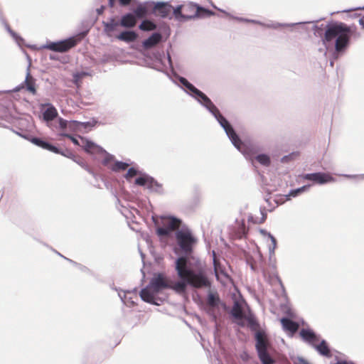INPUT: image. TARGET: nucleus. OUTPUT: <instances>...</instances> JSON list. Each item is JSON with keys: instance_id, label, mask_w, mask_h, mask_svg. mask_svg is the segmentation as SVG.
<instances>
[{"instance_id": "37998d69", "label": "nucleus", "mask_w": 364, "mask_h": 364, "mask_svg": "<svg viewBox=\"0 0 364 364\" xmlns=\"http://www.w3.org/2000/svg\"><path fill=\"white\" fill-rule=\"evenodd\" d=\"M156 1H146L144 2H141V4L145 9V14L146 16L154 15V11H152V8L154 5H155Z\"/></svg>"}, {"instance_id": "ddd939ff", "label": "nucleus", "mask_w": 364, "mask_h": 364, "mask_svg": "<svg viewBox=\"0 0 364 364\" xmlns=\"http://www.w3.org/2000/svg\"><path fill=\"white\" fill-rule=\"evenodd\" d=\"M77 43L78 41L75 36H70L68 38L55 41L47 40L45 44H43L39 47V49H48L56 53H63L74 48Z\"/></svg>"}, {"instance_id": "423d86ee", "label": "nucleus", "mask_w": 364, "mask_h": 364, "mask_svg": "<svg viewBox=\"0 0 364 364\" xmlns=\"http://www.w3.org/2000/svg\"><path fill=\"white\" fill-rule=\"evenodd\" d=\"M151 221L155 228V233L159 239L171 235L176 228V222H181L178 217L172 215H152Z\"/></svg>"}, {"instance_id": "c9c22d12", "label": "nucleus", "mask_w": 364, "mask_h": 364, "mask_svg": "<svg viewBox=\"0 0 364 364\" xmlns=\"http://www.w3.org/2000/svg\"><path fill=\"white\" fill-rule=\"evenodd\" d=\"M144 173V172L140 171L139 170V167H138V166H137V165H136V164H134V166H132L131 167H129V168L127 169V172L124 174V176H124V178L127 181L130 182V181H131V178H132L134 176H135V175H136V174H138V173H139V174H141V175L142 176V173Z\"/></svg>"}, {"instance_id": "20e7f679", "label": "nucleus", "mask_w": 364, "mask_h": 364, "mask_svg": "<svg viewBox=\"0 0 364 364\" xmlns=\"http://www.w3.org/2000/svg\"><path fill=\"white\" fill-rule=\"evenodd\" d=\"M174 236L181 252L180 254L178 252L176 247L173 248V252L176 255V257H181L184 255L183 258V262L186 259L187 254L193 251V247L198 242V239L194 236L192 230L186 225L176 230Z\"/></svg>"}, {"instance_id": "72a5a7b5", "label": "nucleus", "mask_w": 364, "mask_h": 364, "mask_svg": "<svg viewBox=\"0 0 364 364\" xmlns=\"http://www.w3.org/2000/svg\"><path fill=\"white\" fill-rule=\"evenodd\" d=\"M161 35L158 32H155L149 36L147 38L144 39L142 45L145 48H149L156 44L161 39Z\"/></svg>"}, {"instance_id": "bf43d9fd", "label": "nucleus", "mask_w": 364, "mask_h": 364, "mask_svg": "<svg viewBox=\"0 0 364 364\" xmlns=\"http://www.w3.org/2000/svg\"><path fill=\"white\" fill-rule=\"evenodd\" d=\"M247 221L249 223L252 224H259V218L257 216L253 215L252 213H250L247 217Z\"/></svg>"}, {"instance_id": "2eb2a0df", "label": "nucleus", "mask_w": 364, "mask_h": 364, "mask_svg": "<svg viewBox=\"0 0 364 364\" xmlns=\"http://www.w3.org/2000/svg\"><path fill=\"white\" fill-rule=\"evenodd\" d=\"M134 186H139L148 189L150 192L156 193L158 194H164L163 186L157 180L144 172L142 176L137 177L134 182Z\"/></svg>"}, {"instance_id": "6ab92c4d", "label": "nucleus", "mask_w": 364, "mask_h": 364, "mask_svg": "<svg viewBox=\"0 0 364 364\" xmlns=\"http://www.w3.org/2000/svg\"><path fill=\"white\" fill-rule=\"evenodd\" d=\"M26 58L28 61V65L27 67L26 70V79L20 85L16 86L14 88H13L12 92H18L20 90L23 88V85H25L26 90L28 92L31 93L32 95H35L37 94V87L36 84V80L31 77V72H30V65L31 63V58L30 55L26 53Z\"/></svg>"}, {"instance_id": "a878e982", "label": "nucleus", "mask_w": 364, "mask_h": 364, "mask_svg": "<svg viewBox=\"0 0 364 364\" xmlns=\"http://www.w3.org/2000/svg\"><path fill=\"white\" fill-rule=\"evenodd\" d=\"M195 100L203 107H205L209 113L212 114L218 107L213 104L210 98L203 92L200 90Z\"/></svg>"}, {"instance_id": "4468645a", "label": "nucleus", "mask_w": 364, "mask_h": 364, "mask_svg": "<svg viewBox=\"0 0 364 364\" xmlns=\"http://www.w3.org/2000/svg\"><path fill=\"white\" fill-rule=\"evenodd\" d=\"M299 178L303 181H309L312 186L319 185L323 186L336 181V178L333 177L330 173L324 171H316L313 173H303L299 175Z\"/></svg>"}, {"instance_id": "5701e85b", "label": "nucleus", "mask_w": 364, "mask_h": 364, "mask_svg": "<svg viewBox=\"0 0 364 364\" xmlns=\"http://www.w3.org/2000/svg\"><path fill=\"white\" fill-rule=\"evenodd\" d=\"M103 31L107 35L119 30L121 25V20L119 17L112 16L107 21H102Z\"/></svg>"}, {"instance_id": "09e8293b", "label": "nucleus", "mask_w": 364, "mask_h": 364, "mask_svg": "<svg viewBox=\"0 0 364 364\" xmlns=\"http://www.w3.org/2000/svg\"><path fill=\"white\" fill-rule=\"evenodd\" d=\"M60 155L71 160H73V159H76V154L73 153L72 150L67 148H61Z\"/></svg>"}, {"instance_id": "f3484780", "label": "nucleus", "mask_w": 364, "mask_h": 364, "mask_svg": "<svg viewBox=\"0 0 364 364\" xmlns=\"http://www.w3.org/2000/svg\"><path fill=\"white\" fill-rule=\"evenodd\" d=\"M159 294L157 290L152 288L149 284L141 288L139 291V296L143 301L154 306L161 305L165 300L159 297Z\"/></svg>"}, {"instance_id": "6e6552de", "label": "nucleus", "mask_w": 364, "mask_h": 364, "mask_svg": "<svg viewBox=\"0 0 364 364\" xmlns=\"http://www.w3.org/2000/svg\"><path fill=\"white\" fill-rule=\"evenodd\" d=\"M184 255L181 257H176L173 262L174 269L179 280L169 283L168 289L173 291L178 294H183L188 286L191 287V280L185 274L183 269L182 262Z\"/></svg>"}, {"instance_id": "f257e3e1", "label": "nucleus", "mask_w": 364, "mask_h": 364, "mask_svg": "<svg viewBox=\"0 0 364 364\" xmlns=\"http://www.w3.org/2000/svg\"><path fill=\"white\" fill-rule=\"evenodd\" d=\"M324 19L308 21L306 26L313 23L312 31L316 37L320 38L327 51H333V58L344 55L351 44L352 38H358L357 27L354 24L348 25L346 23L331 20L326 25H318V23Z\"/></svg>"}, {"instance_id": "7ed1b4c3", "label": "nucleus", "mask_w": 364, "mask_h": 364, "mask_svg": "<svg viewBox=\"0 0 364 364\" xmlns=\"http://www.w3.org/2000/svg\"><path fill=\"white\" fill-rule=\"evenodd\" d=\"M80 139L84 141V151L93 156L95 158L104 156L101 163L112 172L124 171L129 165L134 164L130 159H127L125 161L117 160L114 155L108 153L102 146L97 144L88 138L80 136Z\"/></svg>"}, {"instance_id": "4c0bfd02", "label": "nucleus", "mask_w": 364, "mask_h": 364, "mask_svg": "<svg viewBox=\"0 0 364 364\" xmlns=\"http://www.w3.org/2000/svg\"><path fill=\"white\" fill-rule=\"evenodd\" d=\"M92 73L86 70H81L74 72L73 73V81L75 84H77L81 81L82 78H85L87 76H92Z\"/></svg>"}, {"instance_id": "864d4df0", "label": "nucleus", "mask_w": 364, "mask_h": 364, "mask_svg": "<svg viewBox=\"0 0 364 364\" xmlns=\"http://www.w3.org/2000/svg\"><path fill=\"white\" fill-rule=\"evenodd\" d=\"M259 212L262 216L259 218V223L262 224L267 218V213L265 207H260Z\"/></svg>"}, {"instance_id": "412c9836", "label": "nucleus", "mask_w": 364, "mask_h": 364, "mask_svg": "<svg viewBox=\"0 0 364 364\" xmlns=\"http://www.w3.org/2000/svg\"><path fill=\"white\" fill-rule=\"evenodd\" d=\"M299 336L304 343L312 348L316 345L315 342L318 341L321 337L319 333L310 327L301 328L299 331Z\"/></svg>"}, {"instance_id": "603ef678", "label": "nucleus", "mask_w": 364, "mask_h": 364, "mask_svg": "<svg viewBox=\"0 0 364 364\" xmlns=\"http://www.w3.org/2000/svg\"><path fill=\"white\" fill-rule=\"evenodd\" d=\"M49 59L51 60H57L60 61L62 63H65L68 62L66 57L64 56H60L57 54H50L49 55Z\"/></svg>"}, {"instance_id": "9b49d317", "label": "nucleus", "mask_w": 364, "mask_h": 364, "mask_svg": "<svg viewBox=\"0 0 364 364\" xmlns=\"http://www.w3.org/2000/svg\"><path fill=\"white\" fill-rule=\"evenodd\" d=\"M216 121L218 122L220 126L225 131L227 136L230 139L232 144L237 149H239L240 144L243 140L241 139L240 136L237 134L232 124L223 116L218 108L211 114Z\"/></svg>"}, {"instance_id": "c03bdc74", "label": "nucleus", "mask_w": 364, "mask_h": 364, "mask_svg": "<svg viewBox=\"0 0 364 364\" xmlns=\"http://www.w3.org/2000/svg\"><path fill=\"white\" fill-rule=\"evenodd\" d=\"M61 131L62 132H59L57 134L58 136L66 137V138L69 139L73 143L74 145L80 146L79 140L75 136L69 134L68 132H69L68 130H61Z\"/></svg>"}, {"instance_id": "5fc2aeb1", "label": "nucleus", "mask_w": 364, "mask_h": 364, "mask_svg": "<svg viewBox=\"0 0 364 364\" xmlns=\"http://www.w3.org/2000/svg\"><path fill=\"white\" fill-rule=\"evenodd\" d=\"M112 60H113V55L112 54L104 53L100 58V62H101V63L105 64V63L110 62Z\"/></svg>"}, {"instance_id": "0e129e2a", "label": "nucleus", "mask_w": 364, "mask_h": 364, "mask_svg": "<svg viewBox=\"0 0 364 364\" xmlns=\"http://www.w3.org/2000/svg\"><path fill=\"white\" fill-rule=\"evenodd\" d=\"M259 232L263 236V237H267L269 239L272 235V234L267 231L266 229L259 228L258 229Z\"/></svg>"}, {"instance_id": "dca6fc26", "label": "nucleus", "mask_w": 364, "mask_h": 364, "mask_svg": "<svg viewBox=\"0 0 364 364\" xmlns=\"http://www.w3.org/2000/svg\"><path fill=\"white\" fill-rule=\"evenodd\" d=\"M6 92H12V90H0V95ZM0 119L5 120L7 122L13 123L15 120L18 121V123L23 126L28 127L29 122L26 119L16 118L11 112L9 105H5L0 103ZM0 127L9 128L0 122Z\"/></svg>"}, {"instance_id": "c756f323", "label": "nucleus", "mask_w": 364, "mask_h": 364, "mask_svg": "<svg viewBox=\"0 0 364 364\" xmlns=\"http://www.w3.org/2000/svg\"><path fill=\"white\" fill-rule=\"evenodd\" d=\"M311 187L309 183L305 184L301 187L296 188H291L289 193L285 196L287 200H291L292 198H296L304 193L308 192Z\"/></svg>"}, {"instance_id": "a211bd4d", "label": "nucleus", "mask_w": 364, "mask_h": 364, "mask_svg": "<svg viewBox=\"0 0 364 364\" xmlns=\"http://www.w3.org/2000/svg\"><path fill=\"white\" fill-rule=\"evenodd\" d=\"M255 338L256 341L255 349L260 362L262 364H272L273 359L267 351V346L261 332L257 331L255 333Z\"/></svg>"}, {"instance_id": "de8ad7c7", "label": "nucleus", "mask_w": 364, "mask_h": 364, "mask_svg": "<svg viewBox=\"0 0 364 364\" xmlns=\"http://www.w3.org/2000/svg\"><path fill=\"white\" fill-rule=\"evenodd\" d=\"M61 148L58 144L48 141L46 150L55 154H60Z\"/></svg>"}, {"instance_id": "c85d7f7f", "label": "nucleus", "mask_w": 364, "mask_h": 364, "mask_svg": "<svg viewBox=\"0 0 364 364\" xmlns=\"http://www.w3.org/2000/svg\"><path fill=\"white\" fill-rule=\"evenodd\" d=\"M112 289L118 292V296L120 298V300L123 303V304L126 305L128 307H133L136 304V303L133 300L132 296H127L128 294H131L130 290L124 291L120 288H117L116 287H112Z\"/></svg>"}, {"instance_id": "bb28decb", "label": "nucleus", "mask_w": 364, "mask_h": 364, "mask_svg": "<svg viewBox=\"0 0 364 364\" xmlns=\"http://www.w3.org/2000/svg\"><path fill=\"white\" fill-rule=\"evenodd\" d=\"M207 289V301L208 304L213 307L224 306L225 303L220 299L217 290H212L211 287Z\"/></svg>"}, {"instance_id": "69168bd1", "label": "nucleus", "mask_w": 364, "mask_h": 364, "mask_svg": "<svg viewBox=\"0 0 364 364\" xmlns=\"http://www.w3.org/2000/svg\"><path fill=\"white\" fill-rule=\"evenodd\" d=\"M269 240H270L271 243H272L269 247H272V250H276L277 248V238L272 235L270 237Z\"/></svg>"}, {"instance_id": "13d9d810", "label": "nucleus", "mask_w": 364, "mask_h": 364, "mask_svg": "<svg viewBox=\"0 0 364 364\" xmlns=\"http://www.w3.org/2000/svg\"><path fill=\"white\" fill-rule=\"evenodd\" d=\"M230 315L235 318H241V309L237 306L230 311Z\"/></svg>"}, {"instance_id": "7c9ffc66", "label": "nucleus", "mask_w": 364, "mask_h": 364, "mask_svg": "<svg viewBox=\"0 0 364 364\" xmlns=\"http://www.w3.org/2000/svg\"><path fill=\"white\" fill-rule=\"evenodd\" d=\"M137 34L134 31H124L118 34L117 39L125 43H131L136 40Z\"/></svg>"}, {"instance_id": "680f3d73", "label": "nucleus", "mask_w": 364, "mask_h": 364, "mask_svg": "<svg viewBox=\"0 0 364 364\" xmlns=\"http://www.w3.org/2000/svg\"><path fill=\"white\" fill-rule=\"evenodd\" d=\"M294 364H311L306 360L305 358L302 356H297L296 360L294 362Z\"/></svg>"}, {"instance_id": "4be33fe9", "label": "nucleus", "mask_w": 364, "mask_h": 364, "mask_svg": "<svg viewBox=\"0 0 364 364\" xmlns=\"http://www.w3.org/2000/svg\"><path fill=\"white\" fill-rule=\"evenodd\" d=\"M215 13L208 7L203 6L198 4L196 10L192 15L184 17L186 20H198L210 18V16H215Z\"/></svg>"}, {"instance_id": "e433bc0d", "label": "nucleus", "mask_w": 364, "mask_h": 364, "mask_svg": "<svg viewBox=\"0 0 364 364\" xmlns=\"http://www.w3.org/2000/svg\"><path fill=\"white\" fill-rule=\"evenodd\" d=\"M245 318H246L247 323H249L250 329L251 331H253V330H255L256 328H259V321H258L257 318L256 317V316L255 315V314H253L252 312H250L246 316Z\"/></svg>"}, {"instance_id": "0eeeda50", "label": "nucleus", "mask_w": 364, "mask_h": 364, "mask_svg": "<svg viewBox=\"0 0 364 364\" xmlns=\"http://www.w3.org/2000/svg\"><path fill=\"white\" fill-rule=\"evenodd\" d=\"M182 266L185 274L191 280V287L196 288H209L212 287L213 280L209 277L205 267L200 266L197 270H193L187 267L186 264H182Z\"/></svg>"}, {"instance_id": "ea45409f", "label": "nucleus", "mask_w": 364, "mask_h": 364, "mask_svg": "<svg viewBox=\"0 0 364 364\" xmlns=\"http://www.w3.org/2000/svg\"><path fill=\"white\" fill-rule=\"evenodd\" d=\"M156 28V24L150 20H143L139 25V28L142 31H150Z\"/></svg>"}, {"instance_id": "a18cd8bd", "label": "nucleus", "mask_w": 364, "mask_h": 364, "mask_svg": "<svg viewBox=\"0 0 364 364\" xmlns=\"http://www.w3.org/2000/svg\"><path fill=\"white\" fill-rule=\"evenodd\" d=\"M8 129H9L11 132L15 133L16 135H18L20 137H21L24 139H26V140L28 139L30 134H31V133L28 132L27 131H26L21 128L14 129V127H11V128L9 127Z\"/></svg>"}, {"instance_id": "8fccbe9b", "label": "nucleus", "mask_w": 364, "mask_h": 364, "mask_svg": "<svg viewBox=\"0 0 364 364\" xmlns=\"http://www.w3.org/2000/svg\"><path fill=\"white\" fill-rule=\"evenodd\" d=\"M330 364H356L351 360L343 358L336 355L334 357V362H331Z\"/></svg>"}, {"instance_id": "1a4fd4ad", "label": "nucleus", "mask_w": 364, "mask_h": 364, "mask_svg": "<svg viewBox=\"0 0 364 364\" xmlns=\"http://www.w3.org/2000/svg\"><path fill=\"white\" fill-rule=\"evenodd\" d=\"M58 123L57 127L60 128V130L87 133L95 128L99 122L95 118H92L90 121L80 122L75 119L68 120L63 117H59L58 118Z\"/></svg>"}, {"instance_id": "f8f14e48", "label": "nucleus", "mask_w": 364, "mask_h": 364, "mask_svg": "<svg viewBox=\"0 0 364 364\" xmlns=\"http://www.w3.org/2000/svg\"><path fill=\"white\" fill-rule=\"evenodd\" d=\"M179 6H173L171 1H156L152 8L154 16L163 19H178ZM179 17H182L179 16Z\"/></svg>"}, {"instance_id": "338daca9", "label": "nucleus", "mask_w": 364, "mask_h": 364, "mask_svg": "<svg viewBox=\"0 0 364 364\" xmlns=\"http://www.w3.org/2000/svg\"><path fill=\"white\" fill-rule=\"evenodd\" d=\"M73 161L74 162H75L76 164H77L82 168L84 167L85 164H86V162L82 159H81L80 157H79L77 155H76V159H73Z\"/></svg>"}, {"instance_id": "2f4dec72", "label": "nucleus", "mask_w": 364, "mask_h": 364, "mask_svg": "<svg viewBox=\"0 0 364 364\" xmlns=\"http://www.w3.org/2000/svg\"><path fill=\"white\" fill-rule=\"evenodd\" d=\"M280 323L282 327V329L285 332H289L293 333L296 329V325L295 322L291 321L290 318L282 317L280 319Z\"/></svg>"}, {"instance_id": "3c124183", "label": "nucleus", "mask_w": 364, "mask_h": 364, "mask_svg": "<svg viewBox=\"0 0 364 364\" xmlns=\"http://www.w3.org/2000/svg\"><path fill=\"white\" fill-rule=\"evenodd\" d=\"M139 252L140 257L141 258V262L143 264V267L140 269V272L142 274V279H143L145 277V272H144L145 267L147 265L150 266L151 264V262H145L146 255L141 251V250L140 248H139Z\"/></svg>"}, {"instance_id": "cd10ccee", "label": "nucleus", "mask_w": 364, "mask_h": 364, "mask_svg": "<svg viewBox=\"0 0 364 364\" xmlns=\"http://www.w3.org/2000/svg\"><path fill=\"white\" fill-rule=\"evenodd\" d=\"M148 284L160 293L164 289H168L169 283L166 282L162 275L159 273L149 281Z\"/></svg>"}, {"instance_id": "e2e57ef3", "label": "nucleus", "mask_w": 364, "mask_h": 364, "mask_svg": "<svg viewBox=\"0 0 364 364\" xmlns=\"http://www.w3.org/2000/svg\"><path fill=\"white\" fill-rule=\"evenodd\" d=\"M77 268L82 272H85L89 274H92V272L91 269H90L87 267L79 263Z\"/></svg>"}, {"instance_id": "473e14b6", "label": "nucleus", "mask_w": 364, "mask_h": 364, "mask_svg": "<svg viewBox=\"0 0 364 364\" xmlns=\"http://www.w3.org/2000/svg\"><path fill=\"white\" fill-rule=\"evenodd\" d=\"M122 27L130 28L132 27L136 21V19L132 12L123 14L120 18Z\"/></svg>"}, {"instance_id": "b1692460", "label": "nucleus", "mask_w": 364, "mask_h": 364, "mask_svg": "<svg viewBox=\"0 0 364 364\" xmlns=\"http://www.w3.org/2000/svg\"><path fill=\"white\" fill-rule=\"evenodd\" d=\"M318 341L319 343L316 344L314 346V348L320 355L327 358H331L333 356V353L337 352L336 350L331 348L326 340L321 337V339Z\"/></svg>"}, {"instance_id": "6e6d98bb", "label": "nucleus", "mask_w": 364, "mask_h": 364, "mask_svg": "<svg viewBox=\"0 0 364 364\" xmlns=\"http://www.w3.org/2000/svg\"><path fill=\"white\" fill-rule=\"evenodd\" d=\"M324 50V53L326 54V53H328L330 54V59H329V63H330V65L331 67H333L334 66V62L336 60H337L340 57H338L336 58H333V51H327L325 48L323 49V48H319V51L322 52Z\"/></svg>"}, {"instance_id": "aec40b11", "label": "nucleus", "mask_w": 364, "mask_h": 364, "mask_svg": "<svg viewBox=\"0 0 364 364\" xmlns=\"http://www.w3.org/2000/svg\"><path fill=\"white\" fill-rule=\"evenodd\" d=\"M177 6H180L178 9V16H182L178 17V19H176V21L179 23H186L189 21L190 20H186L184 17L187 16L192 15L194 13V11L196 10V7L198 6V3L193 1H184L182 4H178Z\"/></svg>"}, {"instance_id": "39448f33", "label": "nucleus", "mask_w": 364, "mask_h": 364, "mask_svg": "<svg viewBox=\"0 0 364 364\" xmlns=\"http://www.w3.org/2000/svg\"><path fill=\"white\" fill-rule=\"evenodd\" d=\"M247 159H255L260 165L264 167L271 166L272 160L269 154L260 153L262 148L255 142L245 139L240 144L237 149Z\"/></svg>"}, {"instance_id": "9d476101", "label": "nucleus", "mask_w": 364, "mask_h": 364, "mask_svg": "<svg viewBox=\"0 0 364 364\" xmlns=\"http://www.w3.org/2000/svg\"><path fill=\"white\" fill-rule=\"evenodd\" d=\"M38 117L51 129L60 130V128L57 127V124H58V118L61 117L59 116L57 109L51 102H46L39 105Z\"/></svg>"}, {"instance_id": "79ce46f5", "label": "nucleus", "mask_w": 364, "mask_h": 364, "mask_svg": "<svg viewBox=\"0 0 364 364\" xmlns=\"http://www.w3.org/2000/svg\"><path fill=\"white\" fill-rule=\"evenodd\" d=\"M299 156V151H292L287 155L283 156L280 159V162L282 164H287L290 161L295 160Z\"/></svg>"}, {"instance_id": "f704fd0d", "label": "nucleus", "mask_w": 364, "mask_h": 364, "mask_svg": "<svg viewBox=\"0 0 364 364\" xmlns=\"http://www.w3.org/2000/svg\"><path fill=\"white\" fill-rule=\"evenodd\" d=\"M28 141L44 150H46L48 142V141L44 139L43 138L33 135L31 134H30Z\"/></svg>"}, {"instance_id": "58836bf2", "label": "nucleus", "mask_w": 364, "mask_h": 364, "mask_svg": "<svg viewBox=\"0 0 364 364\" xmlns=\"http://www.w3.org/2000/svg\"><path fill=\"white\" fill-rule=\"evenodd\" d=\"M129 10L134 15L136 20L137 18H141L146 16L144 12L145 9L144 8V6H141V2H139L135 8L130 9Z\"/></svg>"}, {"instance_id": "4d7b16f0", "label": "nucleus", "mask_w": 364, "mask_h": 364, "mask_svg": "<svg viewBox=\"0 0 364 364\" xmlns=\"http://www.w3.org/2000/svg\"><path fill=\"white\" fill-rule=\"evenodd\" d=\"M276 279L281 287V289H282V296H284L286 299H287V293L286 291V289H285V287L282 282V279L280 278V277L279 275H277L276 276Z\"/></svg>"}, {"instance_id": "f03ea898", "label": "nucleus", "mask_w": 364, "mask_h": 364, "mask_svg": "<svg viewBox=\"0 0 364 364\" xmlns=\"http://www.w3.org/2000/svg\"><path fill=\"white\" fill-rule=\"evenodd\" d=\"M144 63L146 67L164 73L175 85L193 99L200 92V90L190 82L186 77L173 71L171 58L168 52L165 55L163 49H157L145 55Z\"/></svg>"}, {"instance_id": "393cba45", "label": "nucleus", "mask_w": 364, "mask_h": 364, "mask_svg": "<svg viewBox=\"0 0 364 364\" xmlns=\"http://www.w3.org/2000/svg\"><path fill=\"white\" fill-rule=\"evenodd\" d=\"M301 26L302 28H306V22H296V23H279L276 21H271L267 23L265 28H272L274 30H282L283 28H290L291 31H293L294 28Z\"/></svg>"}, {"instance_id": "052dcab7", "label": "nucleus", "mask_w": 364, "mask_h": 364, "mask_svg": "<svg viewBox=\"0 0 364 364\" xmlns=\"http://www.w3.org/2000/svg\"><path fill=\"white\" fill-rule=\"evenodd\" d=\"M225 16L229 17L230 18L234 19L238 22L249 23V18H247L235 16L232 15L231 14H230V15H225Z\"/></svg>"}, {"instance_id": "a19ab883", "label": "nucleus", "mask_w": 364, "mask_h": 364, "mask_svg": "<svg viewBox=\"0 0 364 364\" xmlns=\"http://www.w3.org/2000/svg\"><path fill=\"white\" fill-rule=\"evenodd\" d=\"M10 36L19 47H22L23 46H30V45L26 44L25 39L15 31H14Z\"/></svg>"}, {"instance_id": "774afa93", "label": "nucleus", "mask_w": 364, "mask_h": 364, "mask_svg": "<svg viewBox=\"0 0 364 364\" xmlns=\"http://www.w3.org/2000/svg\"><path fill=\"white\" fill-rule=\"evenodd\" d=\"M143 239L146 241L148 246H150L152 244V240L151 236L149 235V233H143L142 234Z\"/></svg>"}, {"instance_id": "49530a36", "label": "nucleus", "mask_w": 364, "mask_h": 364, "mask_svg": "<svg viewBox=\"0 0 364 364\" xmlns=\"http://www.w3.org/2000/svg\"><path fill=\"white\" fill-rule=\"evenodd\" d=\"M360 9H363V7L358 6V7H353L347 9L343 10L341 12L347 13L348 16L351 18H355L360 16V14L357 13L356 11Z\"/></svg>"}]
</instances>
